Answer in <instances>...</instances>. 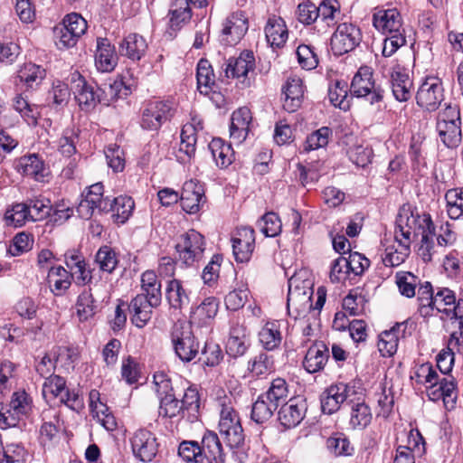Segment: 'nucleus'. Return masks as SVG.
Masks as SVG:
<instances>
[{
    "instance_id": "obj_1",
    "label": "nucleus",
    "mask_w": 463,
    "mask_h": 463,
    "mask_svg": "<svg viewBox=\"0 0 463 463\" xmlns=\"http://www.w3.org/2000/svg\"><path fill=\"white\" fill-rule=\"evenodd\" d=\"M400 222L411 232V242L416 237L421 236L419 255L424 262L431 261L435 251V225L430 214L420 213L411 204L405 203L400 208Z\"/></svg>"
},
{
    "instance_id": "obj_2",
    "label": "nucleus",
    "mask_w": 463,
    "mask_h": 463,
    "mask_svg": "<svg viewBox=\"0 0 463 463\" xmlns=\"http://www.w3.org/2000/svg\"><path fill=\"white\" fill-rule=\"evenodd\" d=\"M121 81H114L108 86V90H102V92H106L107 95L109 96V98L106 99L108 103L118 98V91L121 90ZM100 92L101 89L98 88L95 90L94 86L88 83L80 75L78 78L73 90L79 107L81 110L87 112L94 109L98 103L104 100L101 98Z\"/></svg>"
},
{
    "instance_id": "obj_3",
    "label": "nucleus",
    "mask_w": 463,
    "mask_h": 463,
    "mask_svg": "<svg viewBox=\"0 0 463 463\" xmlns=\"http://www.w3.org/2000/svg\"><path fill=\"white\" fill-rule=\"evenodd\" d=\"M175 250L176 261L186 267H193L203 257L204 237L197 231L191 229L177 238Z\"/></svg>"
},
{
    "instance_id": "obj_4",
    "label": "nucleus",
    "mask_w": 463,
    "mask_h": 463,
    "mask_svg": "<svg viewBox=\"0 0 463 463\" xmlns=\"http://www.w3.org/2000/svg\"><path fill=\"white\" fill-rule=\"evenodd\" d=\"M170 336L175 354L181 361L189 363L197 356L200 346L189 323L180 320L175 322Z\"/></svg>"
},
{
    "instance_id": "obj_5",
    "label": "nucleus",
    "mask_w": 463,
    "mask_h": 463,
    "mask_svg": "<svg viewBox=\"0 0 463 463\" xmlns=\"http://www.w3.org/2000/svg\"><path fill=\"white\" fill-rule=\"evenodd\" d=\"M411 232L400 222V212L396 218L394 240L387 245L382 254V260L386 267H398L402 264L411 253Z\"/></svg>"
},
{
    "instance_id": "obj_6",
    "label": "nucleus",
    "mask_w": 463,
    "mask_h": 463,
    "mask_svg": "<svg viewBox=\"0 0 463 463\" xmlns=\"http://www.w3.org/2000/svg\"><path fill=\"white\" fill-rule=\"evenodd\" d=\"M307 272L299 270L294 273L288 279V309L305 312L312 307V283L306 279Z\"/></svg>"
},
{
    "instance_id": "obj_7",
    "label": "nucleus",
    "mask_w": 463,
    "mask_h": 463,
    "mask_svg": "<svg viewBox=\"0 0 463 463\" xmlns=\"http://www.w3.org/2000/svg\"><path fill=\"white\" fill-rule=\"evenodd\" d=\"M436 128L447 147H457L461 142V120L458 108L449 105L440 111L437 118Z\"/></svg>"
},
{
    "instance_id": "obj_8",
    "label": "nucleus",
    "mask_w": 463,
    "mask_h": 463,
    "mask_svg": "<svg viewBox=\"0 0 463 463\" xmlns=\"http://www.w3.org/2000/svg\"><path fill=\"white\" fill-rule=\"evenodd\" d=\"M176 112L173 100H154L148 102L141 115L140 125L146 130H157L162 125L172 119Z\"/></svg>"
},
{
    "instance_id": "obj_9",
    "label": "nucleus",
    "mask_w": 463,
    "mask_h": 463,
    "mask_svg": "<svg viewBox=\"0 0 463 463\" xmlns=\"http://www.w3.org/2000/svg\"><path fill=\"white\" fill-rule=\"evenodd\" d=\"M350 91L357 98L368 97L371 104L380 102L383 98V90L375 87L373 69L369 66L359 68L352 80Z\"/></svg>"
},
{
    "instance_id": "obj_10",
    "label": "nucleus",
    "mask_w": 463,
    "mask_h": 463,
    "mask_svg": "<svg viewBox=\"0 0 463 463\" xmlns=\"http://www.w3.org/2000/svg\"><path fill=\"white\" fill-rule=\"evenodd\" d=\"M444 99V88L437 76H426L418 88L416 102L419 107L428 111H435Z\"/></svg>"
},
{
    "instance_id": "obj_11",
    "label": "nucleus",
    "mask_w": 463,
    "mask_h": 463,
    "mask_svg": "<svg viewBox=\"0 0 463 463\" xmlns=\"http://www.w3.org/2000/svg\"><path fill=\"white\" fill-rule=\"evenodd\" d=\"M219 431L230 448H239L243 444V430L239 415L233 408L229 406L222 407L220 413Z\"/></svg>"
},
{
    "instance_id": "obj_12",
    "label": "nucleus",
    "mask_w": 463,
    "mask_h": 463,
    "mask_svg": "<svg viewBox=\"0 0 463 463\" xmlns=\"http://www.w3.org/2000/svg\"><path fill=\"white\" fill-rule=\"evenodd\" d=\"M362 41L360 29L348 23L340 24L331 37V49L335 55L353 51Z\"/></svg>"
},
{
    "instance_id": "obj_13",
    "label": "nucleus",
    "mask_w": 463,
    "mask_h": 463,
    "mask_svg": "<svg viewBox=\"0 0 463 463\" xmlns=\"http://www.w3.org/2000/svg\"><path fill=\"white\" fill-rule=\"evenodd\" d=\"M103 194L102 183L91 184L77 207L79 215L83 219H90L95 211L107 212L110 199L108 196L105 197Z\"/></svg>"
},
{
    "instance_id": "obj_14",
    "label": "nucleus",
    "mask_w": 463,
    "mask_h": 463,
    "mask_svg": "<svg viewBox=\"0 0 463 463\" xmlns=\"http://www.w3.org/2000/svg\"><path fill=\"white\" fill-rule=\"evenodd\" d=\"M354 392V385L351 383H337L330 385L320 396L322 411L328 415L336 412L341 404Z\"/></svg>"
},
{
    "instance_id": "obj_15",
    "label": "nucleus",
    "mask_w": 463,
    "mask_h": 463,
    "mask_svg": "<svg viewBox=\"0 0 463 463\" xmlns=\"http://www.w3.org/2000/svg\"><path fill=\"white\" fill-rule=\"evenodd\" d=\"M372 22L373 27L384 35L404 33L401 13L395 7L387 9L383 7L375 8Z\"/></svg>"
},
{
    "instance_id": "obj_16",
    "label": "nucleus",
    "mask_w": 463,
    "mask_h": 463,
    "mask_svg": "<svg viewBox=\"0 0 463 463\" xmlns=\"http://www.w3.org/2000/svg\"><path fill=\"white\" fill-rule=\"evenodd\" d=\"M179 200L184 212L189 214L197 213L206 203L203 184L195 179L186 181L183 185Z\"/></svg>"
},
{
    "instance_id": "obj_17",
    "label": "nucleus",
    "mask_w": 463,
    "mask_h": 463,
    "mask_svg": "<svg viewBox=\"0 0 463 463\" xmlns=\"http://www.w3.org/2000/svg\"><path fill=\"white\" fill-rule=\"evenodd\" d=\"M433 305L438 312L445 313L451 319L458 320V327H463V299L458 300L452 290L444 288L434 295Z\"/></svg>"
},
{
    "instance_id": "obj_18",
    "label": "nucleus",
    "mask_w": 463,
    "mask_h": 463,
    "mask_svg": "<svg viewBox=\"0 0 463 463\" xmlns=\"http://www.w3.org/2000/svg\"><path fill=\"white\" fill-rule=\"evenodd\" d=\"M131 447L136 458L144 462H150L156 457L158 444L155 435L145 429L135 432L131 438Z\"/></svg>"
},
{
    "instance_id": "obj_19",
    "label": "nucleus",
    "mask_w": 463,
    "mask_h": 463,
    "mask_svg": "<svg viewBox=\"0 0 463 463\" xmlns=\"http://www.w3.org/2000/svg\"><path fill=\"white\" fill-rule=\"evenodd\" d=\"M255 68V58L252 52L244 51L238 57L230 58L226 62L225 75L227 78L241 79V83L250 85L248 75Z\"/></svg>"
},
{
    "instance_id": "obj_20",
    "label": "nucleus",
    "mask_w": 463,
    "mask_h": 463,
    "mask_svg": "<svg viewBox=\"0 0 463 463\" xmlns=\"http://www.w3.org/2000/svg\"><path fill=\"white\" fill-rule=\"evenodd\" d=\"M426 392L430 401L442 400L445 407L452 409L458 397L457 382L452 375L442 377L440 383L427 385Z\"/></svg>"
},
{
    "instance_id": "obj_21",
    "label": "nucleus",
    "mask_w": 463,
    "mask_h": 463,
    "mask_svg": "<svg viewBox=\"0 0 463 463\" xmlns=\"http://www.w3.org/2000/svg\"><path fill=\"white\" fill-rule=\"evenodd\" d=\"M232 252L237 262H248L255 248V232L250 227L238 228L232 239Z\"/></svg>"
},
{
    "instance_id": "obj_22",
    "label": "nucleus",
    "mask_w": 463,
    "mask_h": 463,
    "mask_svg": "<svg viewBox=\"0 0 463 463\" xmlns=\"http://www.w3.org/2000/svg\"><path fill=\"white\" fill-rule=\"evenodd\" d=\"M248 28V18L244 12H234L226 18L223 24L222 41L227 45H235L244 36Z\"/></svg>"
},
{
    "instance_id": "obj_23",
    "label": "nucleus",
    "mask_w": 463,
    "mask_h": 463,
    "mask_svg": "<svg viewBox=\"0 0 463 463\" xmlns=\"http://www.w3.org/2000/svg\"><path fill=\"white\" fill-rule=\"evenodd\" d=\"M32 409V400L24 392H16L13 394L9 403V409L6 411L0 409V427L14 425L15 418L26 415Z\"/></svg>"
},
{
    "instance_id": "obj_24",
    "label": "nucleus",
    "mask_w": 463,
    "mask_h": 463,
    "mask_svg": "<svg viewBox=\"0 0 463 463\" xmlns=\"http://www.w3.org/2000/svg\"><path fill=\"white\" fill-rule=\"evenodd\" d=\"M390 82L396 100L403 102L410 99L413 82L407 69L399 63L393 64L390 71Z\"/></svg>"
},
{
    "instance_id": "obj_25",
    "label": "nucleus",
    "mask_w": 463,
    "mask_h": 463,
    "mask_svg": "<svg viewBox=\"0 0 463 463\" xmlns=\"http://www.w3.org/2000/svg\"><path fill=\"white\" fill-rule=\"evenodd\" d=\"M161 301L156 304L145 294H137L128 305L131 322L138 328L144 327L151 319L153 308L157 307Z\"/></svg>"
},
{
    "instance_id": "obj_26",
    "label": "nucleus",
    "mask_w": 463,
    "mask_h": 463,
    "mask_svg": "<svg viewBox=\"0 0 463 463\" xmlns=\"http://www.w3.org/2000/svg\"><path fill=\"white\" fill-rule=\"evenodd\" d=\"M307 403L301 398H291L279 411V420L285 428H294L304 419Z\"/></svg>"
},
{
    "instance_id": "obj_27",
    "label": "nucleus",
    "mask_w": 463,
    "mask_h": 463,
    "mask_svg": "<svg viewBox=\"0 0 463 463\" xmlns=\"http://www.w3.org/2000/svg\"><path fill=\"white\" fill-rule=\"evenodd\" d=\"M250 346V333L243 325L234 324L232 326L228 340L226 342V352L234 358L242 356Z\"/></svg>"
},
{
    "instance_id": "obj_28",
    "label": "nucleus",
    "mask_w": 463,
    "mask_h": 463,
    "mask_svg": "<svg viewBox=\"0 0 463 463\" xmlns=\"http://www.w3.org/2000/svg\"><path fill=\"white\" fill-rule=\"evenodd\" d=\"M252 122L251 112L249 108L241 107L232 112L231 117L230 137L233 143L241 144L250 132Z\"/></svg>"
},
{
    "instance_id": "obj_29",
    "label": "nucleus",
    "mask_w": 463,
    "mask_h": 463,
    "mask_svg": "<svg viewBox=\"0 0 463 463\" xmlns=\"http://www.w3.org/2000/svg\"><path fill=\"white\" fill-rule=\"evenodd\" d=\"M148 44L144 36L137 33L127 34L118 46L119 53L133 61H140L146 53Z\"/></svg>"
},
{
    "instance_id": "obj_30",
    "label": "nucleus",
    "mask_w": 463,
    "mask_h": 463,
    "mask_svg": "<svg viewBox=\"0 0 463 463\" xmlns=\"http://www.w3.org/2000/svg\"><path fill=\"white\" fill-rule=\"evenodd\" d=\"M89 398L90 408L93 418H95L108 431L115 430L118 426L116 418L109 411V408L100 402L99 392L97 390H91L90 392Z\"/></svg>"
},
{
    "instance_id": "obj_31",
    "label": "nucleus",
    "mask_w": 463,
    "mask_h": 463,
    "mask_svg": "<svg viewBox=\"0 0 463 463\" xmlns=\"http://www.w3.org/2000/svg\"><path fill=\"white\" fill-rule=\"evenodd\" d=\"M407 322L397 323L390 330L382 332L379 335L378 350L383 356H392L398 348L400 337L404 336Z\"/></svg>"
},
{
    "instance_id": "obj_32",
    "label": "nucleus",
    "mask_w": 463,
    "mask_h": 463,
    "mask_svg": "<svg viewBox=\"0 0 463 463\" xmlns=\"http://www.w3.org/2000/svg\"><path fill=\"white\" fill-rule=\"evenodd\" d=\"M118 62L115 47L106 38L97 40L95 66L99 71L110 72Z\"/></svg>"
},
{
    "instance_id": "obj_33",
    "label": "nucleus",
    "mask_w": 463,
    "mask_h": 463,
    "mask_svg": "<svg viewBox=\"0 0 463 463\" xmlns=\"http://www.w3.org/2000/svg\"><path fill=\"white\" fill-rule=\"evenodd\" d=\"M282 92L285 96L284 109L288 112H295L301 106L304 97L302 80L297 76L288 78L282 88Z\"/></svg>"
},
{
    "instance_id": "obj_34",
    "label": "nucleus",
    "mask_w": 463,
    "mask_h": 463,
    "mask_svg": "<svg viewBox=\"0 0 463 463\" xmlns=\"http://www.w3.org/2000/svg\"><path fill=\"white\" fill-rule=\"evenodd\" d=\"M328 359V347L323 342H316L307 349L303 367L309 373H315L324 369Z\"/></svg>"
},
{
    "instance_id": "obj_35",
    "label": "nucleus",
    "mask_w": 463,
    "mask_h": 463,
    "mask_svg": "<svg viewBox=\"0 0 463 463\" xmlns=\"http://www.w3.org/2000/svg\"><path fill=\"white\" fill-rule=\"evenodd\" d=\"M203 459L206 458L209 463H224L225 453L218 435L212 430H206L202 438L200 445Z\"/></svg>"
},
{
    "instance_id": "obj_36",
    "label": "nucleus",
    "mask_w": 463,
    "mask_h": 463,
    "mask_svg": "<svg viewBox=\"0 0 463 463\" xmlns=\"http://www.w3.org/2000/svg\"><path fill=\"white\" fill-rule=\"evenodd\" d=\"M42 426L40 428L41 443L46 445L52 442L60 431L59 412L53 408L44 409L41 413Z\"/></svg>"
},
{
    "instance_id": "obj_37",
    "label": "nucleus",
    "mask_w": 463,
    "mask_h": 463,
    "mask_svg": "<svg viewBox=\"0 0 463 463\" xmlns=\"http://www.w3.org/2000/svg\"><path fill=\"white\" fill-rule=\"evenodd\" d=\"M281 326V321L272 320L266 322L260 328L259 341L265 350L274 351L280 346L283 339Z\"/></svg>"
},
{
    "instance_id": "obj_38",
    "label": "nucleus",
    "mask_w": 463,
    "mask_h": 463,
    "mask_svg": "<svg viewBox=\"0 0 463 463\" xmlns=\"http://www.w3.org/2000/svg\"><path fill=\"white\" fill-rule=\"evenodd\" d=\"M267 42L275 47H281L288 39V30L285 22L280 17H271L265 27Z\"/></svg>"
},
{
    "instance_id": "obj_39",
    "label": "nucleus",
    "mask_w": 463,
    "mask_h": 463,
    "mask_svg": "<svg viewBox=\"0 0 463 463\" xmlns=\"http://www.w3.org/2000/svg\"><path fill=\"white\" fill-rule=\"evenodd\" d=\"M424 440L421 435L417 432L414 436L409 438L408 446H399L396 449V455L393 463H414L413 451L422 453L424 451Z\"/></svg>"
},
{
    "instance_id": "obj_40",
    "label": "nucleus",
    "mask_w": 463,
    "mask_h": 463,
    "mask_svg": "<svg viewBox=\"0 0 463 463\" xmlns=\"http://www.w3.org/2000/svg\"><path fill=\"white\" fill-rule=\"evenodd\" d=\"M197 89L201 94L209 95L215 86V75L211 63L202 59L197 64Z\"/></svg>"
},
{
    "instance_id": "obj_41",
    "label": "nucleus",
    "mask_w": 463,
    "mask_h": 463,
    "mask_svg": "<svg viewBox=\"0 0 463 463\" xmlns=\"http://www.w3.org/2000/svg\"><path fill=\"white\" fill-rule=\"evenodd\" d=\"M165 297L171 307L175 309H181L188 306L190 301L182 281L176 279L168 281L165 288Z\"/></svg>"
},
{
    "instance_id": "obj_42",
    "label": "nucleus",
    "mask_w": 463,
    "mask_h": 463,
    "mask_svg": "<svg viewBox=\"0 0 463 463\" xmlns=\"http://www.w3.org/2000/svg\"><path fill=\"white\" fill-rule=\"evenodd\" d=\"M98 287L94 284L93 287H90L88 289H84L78 297L76 302V313L80 321H87L93 317L96 313L97 306L93 298L92 289Z\"/></svg>"
},
{
    "instance_id": "obj_43",
    "label": "nucleus",
    "mask_w": 463,
    "mask_h": 463,
    "mask_svg": "<svg viewBox=\"0 0 463 463\" xmlns=\"http://www.w3.org/2000/svg\"><path fill=\"white\" fill-rule=\"evenodd\" d=\"M52 291L56 296L62 295L71 285V274L63 267H51L48 273Z\"/></svg>"
},
{
    "instance_id": "obj_44",
    "label": "nucleus",
    "mask_w": 463,
    "mask_h": 463,
    "mask_svg": "<svg viewBox=\"0 0 463 463\" xmlns=\"http://www.w3.org/2000/svg\"><path fill=\"white\" fill-rule=\"evenodd\" d=\"M17 77L27 88H33L42 83L46 77V71L41 65L28 62L19 69Z\"/></svg>"
},
{
    "instance_id": "obj_45",
    "label": "nucleus",
    "mask_w": 463,
    "mask_h": 463,
    "mask_svg": "<svg viewBox=\"0 0 463 463\" xmlns=\"http://www.w3.org/2000/svg\"><path fill=\"white\" fill-rule=\"evenodd\" d=\"M135 203L129 196H118L109 201L107 212H112L115 222L125 223L133 213Z\"/></svg>"
},
{
    "instance_id": "obj_46",
    "label": "nucleus",
    "mask_w": 463,
    "mask_h": 463,
    "mask_svg": "<svg viewBox=\"0 0 463 463\" xmlns=\"http://www.w3.org/2000/svg\"><path fill=\"white\" fill-rule=\"evenodd\" d=\"M79 134L80 130L75 127L67 128L62 131L57 142L58 151L61 156L71 158L78 155L76 144L79 141Z\"/></svg>"
},
{
    "instance_id": "obj_47",
    "label": "nucleus",
    "mask_w": 463,
    "mask_h": 463,
    "mask_svg": "<svg viewBox=\"0 0 463 463\" xmlns=\"http://www.w3.org/2000/svg\"><path fill=\"white\" fill-rule=\"evenodd\" d=\"M373 419L370 407L364 402L353 403L350 411L349 424L354 430H364Z\"/></svg>"
},
{
    "instance_id": "obj_48",
    "label": "nucleus",
    "mask_w": 463,
    "mask_h": 463,
    "mask_svg": "<svg viewBox=\"0 0 463 463\" xmlns=\"http://www.w3.org/2000/svg\"><path fill=\"white\" fill-rule=\"evenodd\" d=\"M14 109L20 114L29 126H36L40 111L38 107L31 104L22 94H17L13 100Z\"/></svg>"
},
{
    "instance_id": "obj_49",
    "label": "nucleus",
    "mask_w": 463,
    "mask_h": 463,
    "mask_svg": "<svg viewBox=\"0 0 463 463\" xmlns=\"http://www.w3.org/2000/svg\"><path fill=\"white\" fill-rule=\"evenodd\" d=\"M213 158L221 168L230 165L233 159L231 145L225 144L221 138H213L209 144Z\"/></svg>"
},
{
    "instance_id": "obj_50",
    "label": "nucleus",
    "mask_w": 463,
    "mask_h": 463,
    "mask_svg": "<svg viewBox=\"0 0 463 463\" xmlns=\"http://www.w3.org/2000/svg\"><path fill=\"white\" fill-rule=\"evenodd\" d=\"M141 289L145 296L152 298L155 304L162 299L161 282L154 270H146L141 275Z\"/></svg>"
},
{
    "instance_id": "obj_51",
    "label": "nucleus",
    "mask_w": 463,
    "mask_h": 463,
    "mask_svg": "<svg viewBox=\"0 0 463 463\" xmlns=\"http://www.w3.org/2000/svg\"><path fill=\"white\" fill-rule=\"evenodd\" d=\"M159 399L158 415L160 417L168 419L184 417V407L173 392L163 395Z\"/></svg>"
},
{
    "instance_id": "obj_52",
    "label": "nucleus",
    "mask_w": 463,
    "mask_h": 463,
    "mask_svg": "<svg viewBox=\"0 0 463 463\" xmlns=\"http://www.w3.org/2000/svg\"><path fill=\"white\" fill-rule=\"evenodd\" d=\"M181 142L179 146V152L183 153L184 156L179 158L185 162L194 156L196 150L197 137L194 136V130L190 125H184L181 130Z\"/></svg>"
},
{
    "instance_id": "obj_53",
    "label": "nucleus",
    "mask_w": 463,
    "mask_h": 463,
    "mask_svg": "<svg viewBox=\"0 0 463 463\" xmlns=\"http://www.w3.org/2000/svg\"><path fill=\"white\" fill-rule=\"evenodd\" d=\"M66 389V381L59 375H50L45 378L43 384V396L47 402L63 395Z\"/></svg>"
},
{
    "instance_id": "obj_54",
    "label": "nucleus",
    "mask_w": 463,
    "mask_h": 463,
    "mask_svg": "<svg viewBox=\"0 0 463 463\" xmlns=\"http://www.w3.org/2000/svg\"><path fill=\"white\" fill-rule=\"evenodd\" d=\"M447 213L450 219L457 220L463 216V188H454L445 194Z\"/></svg>"
},
{
    "instance_id": "obj_55",
    "label": "nucleus",
    "mask_w": 463,
    "mask_h": 463,
    "mask_svg": "<svg viewBox=\"0 0 463 463\" xmlns=\"http://www.w3.org/2000/svg\"><path fill=\"white\" fill-rule=\"evenodd\" d=\"M276 410L275 404L261 394L252 405L251 419L259 424L264 423L272 417Z\"/></svg>"
},
{
    "instance_id": "obj_56",
    "label": "nucleus",
    "mask_w": 463,
    "mask_h": 463,
    "mask_svg": "<svg viewBox=\"0 0 463 463\" xmlns=\"http://www.w3.org/2000/svg\"><path fill=\"white\" fill-rule=\"evenodd\" d=\"M265 398L275 404L278 409L281 403H284L288 395V389L286 381L282 378L274 379L269 390L262 394Z\"/></svg>"
},
{
    "instance_id": "obj_57",
    "label": "nucleus",
    "mask_w": 463,
    "mask_h": 463,
    "mask_svg": "<svg viewBox=\"0 0 463 463\" xmlns=\"http://www.w3.org/2000/svg\"><path fill=\"white\" fill-rule=\"evenodd\" d=\"M5 219L7 225L22 227L26 222L31 221L30 209L25 203H15L6 210Z\"/></svg>"
},
{
    "instance_id": "obj_58",
    "label": "nucleus",
    "mask_w": 463,
    "mask_h": 463,
    "mask_svg": "<svg viewBox=\"0 0 463 463\" xmlns=\"http://www.w3.org/2000/svg\"><path fill=\"white\" fill-rule=\"evenodd\" d=\"M248 369L256 376L266 375L274 370V360L261 352L249 361Z\"/></svg>"
},
{
    "instance_id": "obj_59",
    "label": "nucleus",
    "mask_w": 463,
    "mask_h": 463,
    "mask_svg": "<svg viewBox=\"0 0 463 463\" xmlns=\"http://www.w3.org/2000/svg\"><path fill=\"white\" fill-rule=\"evenodd\" d=\"M22 173L26 175L34 178L35 180H41L43 175V163L36 155H30L21 158L19 163Z\"/></svg>"
},
{
    "instance_id": "obj_60",
    "label": "nucleus",
    "mask_w": 463,
    "mask_h": 463,
    "mask_svg": "<svg viewBox=\"0 0 463 463\" xmlns=\"http://www.w3.org/2000/svg\"><path fill=\"white\" fill-rule=\"evenodd\" d=\"M95 261L100 270L108 273H111L118 263L116 252L106 245L99 249L95 256Z\"/></svg>"
},
{
    "instance_id": "obj_61",
    "label": "nucleus",
    "mask_w": 463,
    "mask_h": 463,
    "mask_svg": "<svg viewBox=\"0 0 463 463\" xmlns=\"http://www.w3.org/2000/svg\"><path fill=\"white\" fill-rule=\"evenodd\" d=\"M25 203L30 209V218L33 222L43 220L50 216L52 211L50 200L45 198L31 199Z\"/></svg>"
},
{
    "instance_id": "obj_62",
    "label": "nucleus",
    "mask_w": 463,
    "mask_h": 463,
    "mask_svg": "<svg viewBox=\"0 0 463 463\" xmlns=\"http://www.w3.org/2000/svg\"><path fill=\"white\" fill-rule=\"evenodd\" d=\"M326 447L335 456L351 455L354 449L343 433H335L326 439Z\"/></svg>"
},
{
    "instance_id": "obj_63",
    "label": "nucleus",
    "mask_w": 463,
    "mask_h": 463,
    "mask_svg": "<svg viewBox=\"0 0 463 463\" xmlns=\"http://www.w3.org/2000/svg\"><path fill=\"white\" fill-rule=\"evenodd\" d=\"M260 232L267 237L279 235L282 229L281 221L279 215L273 212L267 213L258 222Z\"/></svg>"
},
{
    "instance_id": "obj_64",
    "label": "nucleus",
    "mask_w": 463,
    "mask_h": 463,
    "mask_svg": "<svg viewBox=\"0 0 463 463\" xmlns=\"http://www.w3.org/2000/svg\"><path fill=\"white\" fill-rule=\"evenodd\" d=\"M178 455L185 462L202 463V450L197 441L184 440L179 444Z\"/></svg>"
}]
</instances>
